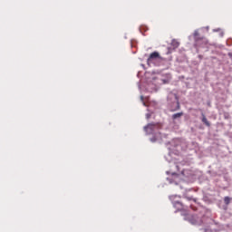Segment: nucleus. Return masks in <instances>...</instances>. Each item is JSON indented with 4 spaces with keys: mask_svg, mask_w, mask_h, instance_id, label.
<instances>
[{
    "mask_svg": "<svg viewBox=\"0 0 232 232\" xmlns=\"http://www.w3.org/2000/svg\"><path fill=\"white\" fill-rule=\"evenodd\" d=\"M159 128H160V125L158 123H149L144 127V131L147 135H151V133H154L155 130H159Z\"/></svg>",
    "mask_w": 232,
    "mask_h": 232,
    "instance_id": "nucleus-1",
    "label": "nucleus"
},
{
    "mask_svg": "<svg viewBox=\"0 0 232 232\" xmlns=\"http://www.w3.org/2000/svg\"><path fill=\"white\" fill-rule=\"evenodd\" d=\"M188 222L192 224V226H198L202 224V219H200L197 216H192L191 218H188Z\"/></svg>",
    "mask_w": 232,
    "mask_h": 232,
    "instance_id": "nucleus-2",
    "label": "nucleus"
},
{
    "mask_svg": "<svg viewBox=\"0 0 232 232\" xmlns=\"http://www.w3.org/2000/svg\"><path fill=\"white\" fill-rule=\"evenodd\" d=\"M155 59H160V54H159L158 52L151 53L147 60L148 64H150V63H153V60Z\"/></svg>",
    "mask_w": 232,
    "mask_h": 232,
    "instance_id": "nucleus-3",
    "label": "nucleus"
},
{
    "mask_svg": "<svg viewBox=\"0 0 232 232\" xmlns=\"http://www.w3.org/2000/svg\"><path fill=\"white\" fill-rule=\"evenodd\" d=\"M182 115H184V112H178L172 115V119L173 121L177 120V119H180V117H182Z\"/></svg>",
    "mask_w": 232,
    "mask_h": 232,
    "instance_id": "nucleus-4",
    "label": "nucleus"
},
{
    "mask_svg": "<svg viewBox=\"0 0 232 232\" xmlns=\"http://www.w3.org/2000/svg\"><path fill=\"white\" fill-rule=\"evenodd\" d=\"M171 46L175 50L176 48H179V46H180V44L177 40H173L172 43H171Z\"/></svg>",
    "mask_w": 232,
    "mask_h": 232,
    "instance_id": "nucleus-5",
    "label": "nucleus"
},
{
    "mask_svg": "<svg viewBox=\"0 0 232 232\" xmlns=\"http://www.w3.org/2000/svg\"><path fill=\"white\" fill-rule=\"evenodd\" d=\"M202 122L206 124V126L209 127L211 124L208 122V118H206V115L202 114Z\"/></svg>",
    "mask_w": 232,
    "mask_h": 232,
    "instance_id": "nucleus-6",
    "label": "nucleus"
},
{
    "mask_svg": "<svg viewBox=\"0 0 232 232\" xmlns=\"http://www.w3.org/2000/svg\"><path fill=\"white\" fill-rule=\"evenodd\" d=\"M175 98L177 99V107L172 111H177V110H180V102H179V97L175 95Z\"/></svg>",
    "mask_w": 232,
    "mask_h": 232,
    "instance_id": "nucleus-7",
    "label": "nucleus"
},
{
    "mask_svg": "<svg viewBox=\"0 0 232 232\" xmlns=\"http://www.w3.org/2000/svg\"><path fill=\"white\" fill-rule=\"evenodd\" d=\"M224 202L227 206L231 202V198L229 197H225L224 198Z\"/></svg>",
    "mask_w": 232,
    "mask_h": 232,
    "instance_id": "nucleus-8",
    "label": "nucleus"
},
{
    "mask_svg": "<svg viewBox=\"0 0 232 232\" xmlns=\"http://www.w3.org/2000/svg\"><path fill=\"white\" fill-rule=\"evenodd\" d=\"M229 57H232V53H228Z\"/></svg>",
    "mask_w": 232,
    "mask_h": 232,
    "instance_id": "nucleus-9",
    "label": "nucleus"
}]
</instances>
